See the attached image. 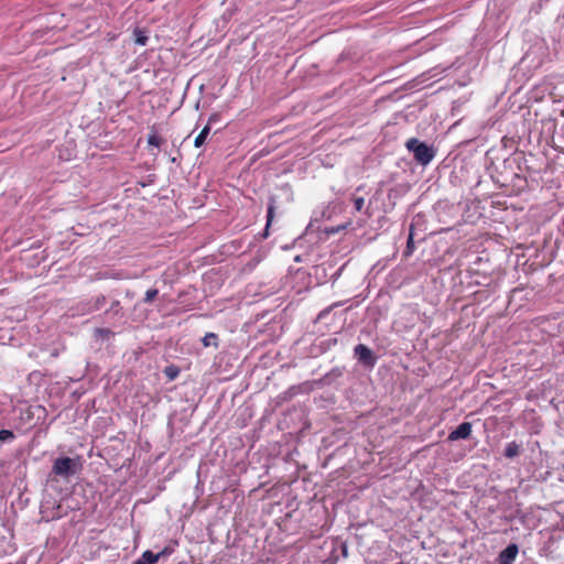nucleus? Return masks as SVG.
<instances>
[{
    "label": "nucleus",
    "instance_id": "obj_1",
    "mask_svg": "<svg viewBox=\"0 0 564 564\" xmlns=\"http://www.w3.org/2000/svg\"><path fill=\"white\" fill-rule=\"evenodd\" d=\"M82 469V463L79 457H58L54 460L52 466V474L68 479L76 475Z\"/></svg>",
    "mask_w": 564,
    "mask_h": 564
},
{
    "label": "nucleus",
    "instance_id": "obj_2",
    "mask_svg": "<svg viewBox=\"0 0 564 564\" xmlns=\"http://www.w3.org/2000/svg\"><path fill=\"white\" fill-rule=\"evenodd\" d=\"M405 147L411 153H413L414 160L422 165H427L435 156V150L433 147L421 142L416 138L409 139Z\"/></svg>",
    "mask_w": 564,
    "mask_h": 564
},
{
    "label": "nucleus",
    "instance_id": "obj_3",
    "mask_svg": "<svg viewBox=\"0 0 564 564\" xmlns=\"http://www.w3.org/2000/svg\"><path fill=\"white\" fill-rule=\"evenodd\" d=\"M355 356L358 358L360 362L367 366H373L376 362V358L373 357V352L370 348H368L364 344H359L354 349Z\"/></svg>",
    "mask_w": 564,
    "mask_h": 564
},
{
    "label": "nucleus",
    "instance_id": "obj_4",
    "mask_svg": "<svg viewBox=\"0 0 564 564\" xmlns=\"http://www.w3.org/2000/svg\"><path fill=\"white\" fill-rule=\"evenodd\" d=\"M519 549L514 543L509 544L499 553L498 564H512L518 555Z\"/></svg>",
    "mask_w": 564,
    "mask_h": 564
},
{
    "label": "nucleus",
    "instance_id": "obj_5",
    "mask_svg": "<svg viewBox=\"0 0 564 564\" xmlns=\"http://www.w3.org/2000/svg\"><path fill=\"white\" fill-rule=\"evenodd\" d=\"M470 434H471V424L469 422H464L449 433L448 440L449 441L466 440L470 436Z\"/></svg>",
    "mask_w": 564,
    "mask_h": 564
},
{
    "label": "nucleus",
    "instance_id": "obj_6",
    "mask_svg": "<svg viewBox=\"0 0 564 564\" xmlns=\"http://www.w3.org/2000/svg\"><path fill=\"white\" fill-rule=\"evenodd\" d=\"M159 560L160 555H156L151 551H145L133 564H155Z\"/></svg>",
    "mask_w": 564,
    "mask_h": 564
},
{
    "label": "nucleus",
    "instance_id": "obj_7",
    "mask_svg": "<svg viewBox=\"0 0 564 564\" xmlns=\"http://www.w3.org/2000/svg\"><path fill=\"white\" fill-rule=\"evenodd\" d=\"M521 446L516 442H510L505 448V456L507 458H513L520 454Z\"/></svg>",
    "mask_w": 564,
    "mask_h": 564
},
{
    "label": "nucleus",
    "instance_id": "obj_8",
    "mask_svg": "<svg viewBox=\"0 0 564 564\" xmlns=\"http://www.w3.org/2000/svg\"><path fill=\"white\" fill-rule=\"evenodd\" d=\"M209 131H210V128H209V126L207 124V126H206V127H205V128L199 132V134L195 138V141H194V145H195L196 148H200V147L204 144V142H205V140H206L207 135L209 134Z\"/></svg>",
    "mask_w": 564,
    "mask_h": 564
},
{
    "label": "nucleus",
    "instance_id": "obj_9",
    "mask_svg": "<svg viewBox=\"0 0 564 564\" xmlns=\"http://www.w3.org/2000/svg\"><path fill=\"white\" fill-rule=\"evenodd\" d=\"M217 335L214 334V333H207L204 337H203V345L205 347H208L210 345H214V346H217Z\"/></svg>",
    "mask_w": 564,
    "mask_h": 564
},
{
    "label": "nucleus",
    "instance_id": "obj_10",
    "mask_svg": "<svg viewBox=\"0 0 564 564\" xmlns=\"http://www.w3.org/2000/svg\"><path fill=\"white\" fill-rule=\"evenodd\" d=\"M134 36H135V43L139 44V45H145L147 42H148V36L144 34V32L140 31V30H137L134 31Z\"/></svg>",
    "mask_w": 564,
    "mask_h": 564
},
{
    "label": "nucleus",
    "instance_id": "obj_11",
    "mask_svg": "<svg viewBox=\"0 0 564 564\" xmlns=\"http://www.w3.org/2000/svg\"><path fill=\"white\" fill-rule=\"evenodd\" d=\"M274 209H275L274 200L271 199L269 207H268V214H267V228L270 226V224L273 219Z\"/></svg>",
    "mask_w": 564,
    "mask_h": 564
},
{
    "label": "nucleus",
    "instance_id": "obj_12",
    "mask_svg": "<svg viewBox=\"0 0 564 564\" xmlns=\"http://www.w3.org/2000/svg\"><path fill=\"white\" fill-rule=\"evenodd\" d=\"M14 438V434L12 431L9 430H1L0 431V441L1 442H10Z\"/></svg>",
    "mask_w": 564,
    "mask_h": 564
},
{
    "label": "nucleus",
    "instance_id": "obj_13",
    "mask_svg": "<svg viewBox=\"0 0 564 564\" xmlns=\"http://www.w3.org/2000/svg\"><path fill=\"white\" fill-rule=\"evenodd\" d=\"M159 294V291L156 289H150L147 291L145 293V296H144V303H150L152 302Z\"/></svg>",
    "mask_w": 564,
    "mask_h": 564
},
{
    "label": "nucleus",
    "instance_id": "obj_14",
    "mask_svg": "<svg viewBox=\"0 0 564 564\" xmlns=\"http://www.w3.org/2000/svg\"><path fill=\"white\" fill-rule=\"evenodd\" d=\"M148 143L153 147H160L161 139L156 134H151L148 138Z\"/></svg>",
    "mask_w": 564,
    "mask_h": 564
},
{
    "label": "nucleus",
    "instance_id": "obj_15",
    "mask_svg": "<svg viewBox=\"0 0 564 564\" xmlns=\"http://www.w3.org/2000/svg\"><path fill=\"white\" fill-rule=\"evenodd\" d=\"M364 204H365V199L362 197H356L354 199L355 209L357 212H360L362 209Z\"/></svg>",
    "mask_w": 564,
    "mask_h": 564
},
{
    "label": "nucleus",
    "instance_id": "obj_16",
    "mask_svg": "<svg viewBox=\"0 0 564 564\" xmlns=\"http://www.w3.org/2000/svg\"><path fill=\"white\" fill-rule=\"evenodd\" d=\"M165 373L169 376L170 379H174L177 376L178 370L175 368L169 367V368H166Z\"/></svg>",
    "mask_w": 564,
    "mask_h": 564
},
{
    "label": "nucleus",
    "instance_id": "obj_17",
    "mask_svg": "<svg viewBox=\"0 0 564 564\" xmlns=\"http://www.w3.org/2000/svg\"><path fill=\"white\" fill-rule=\"evenodd\" d=\"M171 552H172V550H171V549L165 547V549H164V550H162L161 552L156 553V555H160V558H162V557H165V556L170 555V554H171Z\"/></svg>",
    "mask_w": 564,
    "mask_h": 564
},
{
    "label": "nucleus",
    "instance_id": "obj_18",
    "mask_svg": "<svg viewBox=\"0 0 564 564\" xmlns=\"http://www.w3.org/2000/svg\"><path fill=\"white\" fill-rule=\"evenodd\" d=\"M412 248H413V235H412V234H410L409 239H408V249H409V252H411Z\"/></svg>",
    "mask_w": 564,
    "mask_h": 564
}]
</instances>
